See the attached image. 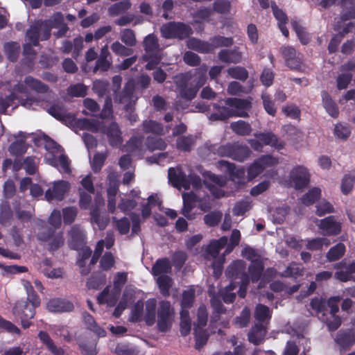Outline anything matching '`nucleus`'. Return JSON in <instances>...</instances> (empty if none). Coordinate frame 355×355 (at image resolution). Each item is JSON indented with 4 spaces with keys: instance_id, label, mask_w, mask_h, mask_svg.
<instances>
[{
    "instance_id": "f257e3e1",
    "label": "nucleus",
    "mask_w": 355,
    "mask_h": 355,
    "mask_svg": "<svg viewBox=\"0 0 355 355\" xmlns=\"http://www.w3.org/2000/svg\"><path fill=\"white\" fill-rule=\"evenodd\" d=\"M207 67L201 66L193 75L185 73L177 77L175 84L182 98L191 101L196 96L199 89L207 82Z\"/></svg>"
},
{
    "instance_id": "f03ea898",
    "label": "nucleus",
    "mask_w": 355,
    "mask_h": 355,
    "mask_svg": "<svg viewBox=\"0 0 355 355\" xmlns=\"http://www.w3.org/2000/svg\"><path fill=\"white\" fill-rule=\"evenodd\" d=\"M160 33L165 39L184 40L189 38L193 31L189 25L184 22L169 21L160 27Z\"/></svg>"
},
{
    "instance_id": "7ed1b4c3",
    "label": "nucleus",
    "mask_w": 355,
    "mask_h": 355,
    "mask_svg": "<svg viewBox=\"0 0 355 355\" xmlns=\"http://www.w3.org/2000/svg\"><path fill=\"white\" fill-rule=\"evenodd\" d=\"M217 168L229 175L230 179L237 184V188H241L245 186V171L243 167L236 168L234 163L226 160H219L216 163Z\"/></svg>"
},
{
    "instance_id": "20e7f679",
    "label": "nucleus",
    "mask_w": 355,
    "mask_h": 355,
    "mask_svg": "<svg viewBox=\"0 0 355 355\" xmlns=\"http://www.w3.org/2000/svg\"><path fill=\"white\" fill-rule=\"evenodd\" d=\"M174 309L166 300L160 301L157 309V327L160 332L165 333L172 327Z\"/></svg>"
},
{
    "instance_id": "39448f33",
    "label": "nucleus",
    "mask_w": 355,
    "mask_h": 355,
    "mask_svg": "<svg viewBox=\"0 0 355 355\" xmlns=\"http://www.w3.org/2000/svg\"><path fill=\"white\" fill-rule=\"evenodd\" d=\"M12 313L21 320L22 327L27 329L31 324L30 320L33 318L35 314V309L27 301L18 300L12 308Z\"/></svg>"
},
{
    "instance_id": "423d86ee",
    "label": "nucleus",
    "mask_w": 355,
    "mask_h": 355,
    "mask_svg": "<svg viewBox=\"0 0 355 355\" xmlns=\"http://www.w3.org/2000/svg\"><path fill=\"white\" fill-rule=\"evenodd\" d=\"M277 164H278L277 159L270 155H263L255 159L248 168V181H252L261 174L267 167L275 166Z\"/></svg>"
},
{
    "instance_id": "0eeeda50",
    "label": "nucleus",
    "mask_w": 355,
    "mask_h": 355,
    "mask_svg": "<svg viewBox=\"0 0 355 355\" xmlns=\"http://www.w3.org/2000/svg\"><path fill=\"white\" fill-rule=\"evenodd\" d=\"M38 240L49 242V250L55 252L64 243L62 232H55L54 228H46L38 233Z\"/></svg>"
},
{
    "instance_id": "6e6552de",
    "label": "nucleus",
    "mask_w": 355,
    "mask_h": 355,
    "mask_svg": "<svg viewBox=\"0 0 355 355\" xmlns=\"http://www.w3.org/2000/svg\"><path fill=\"white\" fill-rule=\"evenodd\" d=\"M280 53L284 60L286 66L291 69L301 70L303 61L302 53H297L294 47L288 45L281 46Z\"/></svg>"
},
{
    "instance_id": "1a4fd4ad",
    "label": "nucleus",
    "mask_w": 355,
    "mask_h": 355,
    "mask_svg": "<svg viewBox=\"0 0 355 355\" xmlns=\"http://www.w3.org/2000/svg\"><path fill=\"white\" fill-rule=\"evenodd\" d=\"M246 264L243 260L234 261L225 270V275L230 280L239 279L243 284H249V277L245 272Z\"/></svg>"
},
{
    "instance_id": "9d476101",
    "label": "nucleus",
    "mask_w": 355,
    "mask_h": 355,
    "mask_svg": "<svg viewBox=\"0 0 355 355\" xmlns=\"http://www.w3.org/2000/svg\"><path fill=\"white\" fill-rule=\"evenodd\" d=\"M224 102L225 105L230 108L232 113L234 114V116H248L247 111L250 110L252 107L250 100L238 98H226Z\"/></svg>"
},
{
    "instance_id": "9b49d317",
    "label": "nucleus",
    "mask_w": 355,
    "mask_h": 355,
    "mask_svg": "<svg viewBox=\"0 0 355 355\" xmlns=\"http://www.w3.org/2000/svg\"><path fill=\"white\" fill-rule=\"evenodd\" d=\"M203 177L205 178V180L203 181L207 189H209V190L211 191L213 196L218 198L224 196L225 192L223 190L209 183L208 181H210L212 183L216 184V185L220 187H225L227 183L225 178H224L222 175H216L210 171L205 172L203 173Z\"/></svg>"
},
{
    "instance_id": "f8f14e48",
    "label": "nucleus",
    "mask_w": 355,
    "mask_h": 355,
    "mask_svg": "<svg viewBox=\"0 0 355 355\" xmlns=\"http://www.w3.org/2000/svg\"><path fill=\"white\" fill-rule=\"evenodd\" d=\"M290 180L295 189H302L308 186L310 182V174L306 167L297 166L291 170Z\"/></svg>"
},
{
    "instance_id": "ddd939ff",
    "label": "nucleus",
    "mask_w": 355,
    "mask_h": 355,
    "mask_svg": "<svg viewBox=\"0 0 355 355\" xmlns=\"http://www.w3.org/2000/svg\"><path fill=\"white\" fill-rule=\"evenodd\" d=\"M69 246L74 250H79L86 244V233L78 225H73L69 231Z\"/></svg>"
},
{
    "instance_id": "4468645a",
    "label": "nucleus",
    "mask_w": 355,
    "mask_h": 355,
    "mask_svg": "<svg viewBox=\"0 0 355 355\" xmlns=\"http://www.w3.org/2000/svg\"><path fill=\"white\" fill-rule=\"evenodd\" d=\"M318 227L324 236H336L341 232L342 225L334 216H329L320 220Z\"/></svg>"
},
{
    "instance_id": "2eb2a0df",
    "label": "nucleus",
    "mask_w": 355,
    "mask_h": 355,
    "mask_svg": "<svg viewBox=\"0 0 355 355\" xmlns=\"http://www.w3.org/2000/svg\"><path fill=\"white\" fill-rule=\"evenodd\" d=\"M183 206L180 211V214L188 220H191L196 218V213L192 210L196 207L198 201V196L196 193L191 191L189 193H184L182 194Z\"/></svg>"
},
{
    "instance_id": "dca6fc26",
    "label": "nucleus",
    "mask_w": 355,
    "mask_h": 355,
    "mask_svg": "<svg viewBox=\"0 0 355 355\" xmlns=\"http://www.w3.org/2000/svg\"><path fill=\"white\" fill-rule=\"evenodd\" d=\"M70 189V184L65 180H59L54 182L52 189H49L45 192V198L48 201L53 199L62 200L66 193Z\"/></svg>"
},
{
    "instance_id": "f3484780",
    "label": "nucleus",
    "mask_w": 355,
    "mask_h": 355,
    "mask_svg": "<svg viewBox=\"0 0 355 355\" xmlns=\"http://www.w3.org/2000/svg\"><path fill=\"white\" fill-rule=\"evenodd\" d=\"M46 308L50 312L64 313L72 311L74 306L70 301L58 297L49 300L46 304Z\"/></svg>"
},
{
    "instance_id": "a211bd4d",
    "label": "nucleus",
    "mask_w": 355,
    "mask_h": 355,
    "mask_svg": "<svg viewBox=\"0 0 355 355\" xmlns=\"http://www.w3.org/2000/svg\"><path fill=\"white\" fill-rule=\"evenodd\" d=\"M109 144L114 148H118L123 143L122 132L116 122H112L105 132Z\"/></svg>"
},
{
    "instance_id": "6ab92c4d",
    "label": "nucleus",
    "mask_w": 355,
    "mask_h": 355,
    "mask_svg": "<svg viewBox=\"0 0 355 355\" xmlns=\"http://www.w3.org/2000/svg\"><path fill=\"white\" fill-rule=\"evenodd\" d=\"M186 174L181 169H175L171 167L168 170V181L175 188L183 187L185 190L189 189V184L186 182Z\"/></svg>"
},
{
    "instance_id": "aec40b11",
    "label": "nucleus",
    "mask_w": 355,
    "mask_h": 355,
    "mask_svg": "<svg viewBox=\"0 0 355 355\" xmlns=\"http://www.w3.org/2000/svg\"><path fill=\"white\" fill-rule=\"evenodd\" d=\"M242 53L238 46H234L232 49H222L218 53V59L226 64H238L242 60Z\"/></svg>"
},
{
    "instance_id": "412c9836",
    "label": "nucleus",
    "mask_w": 355,
    "mask_h": 355,
    "mask_svg": "<svg viewBox=\"0 0 355 355\" xmlns=\"http://www.w3.org/2000/svg\"><path fill=\"white\" fill-rule=\"evenodd\" d=\"M205 148L210 153L213 155H218L222 157H226L231 158L232 143H227L224 145H219L218 144L206 143Z\"/></svg>"
},
{
    "instance_id": "4be33fe9",
    "label": "nucleus",
    "mask_w": 355,
    "mask_h": 355,
    "mask_svg": "<svg viewBox=\"0 0 355 355\" xmlns=\"http://www.w3.org/2000/svg\"><path fill=\"white\" fill-rule=\"evenodd\" d=\"M135 92V85L131 82L125 83L123 90L119 91L116 94H113L114 100L116 103H126L132 101Z\"/></svg>"
},
{
    "instance_id": "5701e85b",
    "label": "nucleus",
    "mask_w": 355,
    "mask_h": 355,
    "mask_svg": "<svg viewBox=\"0 0 355 355\" xmlns=\"http://www.w3.org/2000/svg\"><path fill=\"white\" fill-rule=\"evenodd\" d=\"M228 239L225 236H221L218 239L211 240L209 245L205 248V253L212 258L218 257L220 250L227 245Z\"/></svg>"
},
{
    "instance_id": "b1692460",
    "label": "nucleus",
    "mask_w": 355,
    "mask_h": 355,
    "mask_svg": "<svg viewBox=\"0 0 355 355\" xmlns=\"http://www.w3.org/2000/svg\"><path fill=\"white\" fill-rule=\"evenodd\" d=\"M250 149L248 146L239 142L232 143L231 159L241 162L250 156Z\"/></svg>"
},
{
    "instance_id": "393cba45",
    "label": "nucleus",
    "mask_w": 355,
    "mask_h": 355,
    "mask_svg": "<svg viewBox=\"0 0 355 355\" xmlns=\"http://www.w3.org/2000/svg\"><path fill=\"white\" fill-rule=\"evenodd\" d=\"M254 136L261 141L263 146H270L278 149L283 148V144L279 141L278 137L272 132L257 133Z\"/></svg>"
},
{
    "instance_id": "a878e982",
    "label": "nucleus",
    "mask_w": 355,
    "mask_h": 355,
    "mask_svg": "<svg viewBox=\"0 0 355 355\" xmlns=\"http://www.w3.org/2000/svg\"><path fill=\"white\" fill-rule=\"evenodd\" d=\"M266 330L262 323H256L248 334V340L255 345H260L264 340Z\"/></svg>"
},
{
    "instance_id": "bb28decb",
    "label": "nucleus",
    "mask_w": 355,
    "mask_h": 355,
    "mask_svg": "<svg viewBox=\"0 0 355 355\" xmlns=\"http://www.w3.org/2000/svg\"><path fill=\"white\" fill-rule=\"evenodd\" d=\"M38 338L46 346V349L53 355H64V351L62 348L57 347L49 334L44 331L38 333Z\"/></svg>"
},
{
    "instance_id": "cd10ccee",
    "label": "nucleus",
    "mask_w": 355,
    "mask_h": 355,
    "mask_svg": "<svg viewBox=\"0 0 355 355\" xmlns=\"http://www.w3.org/2000/svg\"><path fill=\"white\" fill-rule=\"evenodd\" d=\"M213 107L216 112H213L209 115V119L211 121H226L230 117L234 116V114L232 113L228 106H220L217 103H214Z\"/></svg>"
},
{
    "instance_id": "c85d7f7f",
    "label": "nucleus",
    "mask_w": 355,
    "mask_h": 355,
    "mask_svg": "<svg viewBox=\"0 0 355 355\" xmlns=\"http://www.w3.org/2000/svg\"><path fill=\"white\" fill-rule=\"evenodd\" d=\"M263 269L264 263L261 259L252 260L248 267V272L253 283L257 282L261 279Z\"/></svg>"
},
{
    "instance_id": "c756f323",
    "label": "nucleus",
    "mask_w": 355,
    "mask_h": 355,
    "mask_svg": "<svg viewBox=\"0 0 355 355\" xmlns=\"http://www.w3.org/2000/svg\"><path fill=\"white\" fill-rule=\"evenodd\" d=\"M171 269V264L168 258L158 259L152 266V274L159 277L170 273Z\"/></svg>"
},
{
    "instance_id": "7c9ffc66",
    "label": "nucleus",
    "mask_w": 355,
    "mask_h": 355,
    "mask_svg": "<svg viewBox=\"0 0 355 355\" xmlns=\"http://www.w3.org/2000/svg\"><path fill=\"white\" fill-rule=\"evenodd\" d=\"M349 333L347 329H340L336 334L335 342L342 349H349L355 343Z\"/></svg>"
},
{
    "instance_id": "2f4dec72",
    "label": "nucleus",
    "mask_w": 355,
    "mask_h": 355,
    "mask_svg": "<svg viewBox=\"0 0 355 355\" xmlns=\"http://www.w3.org/2000/svg\"><path fill=\"white\" fill-rule=\"evenodd\" d=\"M187 47L199 53H207L212 51L211 45L196 37L189 38L187 41Z\"/></svg>"
},
{
    "instance_id": "473e14b6",
    "label": "nucleus",
    "mask_w": 355,
    "mask_h": 355,
    "mask_svg": "<svg viewBox=\"0 0 355 355\" xmlns=\"http://www.w3.org/2000/svg\"><path fill=\"white\" fill-rule=\"evenodd\" d=\"M322 105L327 113L333 118L338 117L339 114L338 107L333 101L330 95L326 91L322 92Z\"/></svg>"
},
{
    "instance_id": "72a5a7b5",
    "label": "nucleus",
    "mask_w": 355,
    "mask_h": 355,
    "mask_svg": "<svg viewBox=\"0 0 355 355\" xmlns=\"http://www.w3.org/2000/svg\"><path fill=\"white\" fill-rule=\"evenodd\" d=\"M24 82L31 90L40 94H45L49 89L46 84L31 76H26Z\"/></svg>"
},
{
    "instance_id": "f704fd0d",
    "label": "nucleus",
    "mask_w": 355,
    "mask_h": 355,
    "mask_svg": "<svg viewBox=\"0 0 355 355\" xmlns=\"http://www.w3.org/2000/svg\"><path fill=\"white\" fill-rule=\"evenodd\" d=\"M12 216L13 212L9 202L2 201L0 204V224L5 227L10 225Z\"/></svg>"
},
{
    "instance_id": "c9c22d12",
    "label": "nucleus",
    "mask_w": 355,
    "mask_h": 355,
    "mask_svg": "<svg viewBox=\"0 0 355 355\" xmlns=\"http://www.w3.org/2000/svg\"><path fill=\"white\" fill-rule=\"evenodd\" d=\"M83 318L84 322L89 330L94 332L98 337H105L106 336L107 334L105 330L97 324L94 317L91 314L87 312H84Z\"/></svg>"
},
{
    "instance_id": "e433bc0d",
    "label": "nucleus",
    "mask_w": 355,
    "mask_h": 355,
    "mask_svg": "<svg viewBox=\"0 0 355 355\" xmlns=\"http://www.w3.org/2000/svg\"><path fill=\"white\" fill-rule=\"evenodd\" d=\"M157 302L154 298L149 299L146 302L144 320L148 326H152L155 322V311Z\"/></svg>"
},
{
    "instance_id": "4c0bfd02",
    "label": "nucleus",
    "mask_w": 355,
    "mask_h": 355,
    "mask_svg": "<svg viewBox=\"0 0 355 355\" xmlns=\"http://www.w3.org/2000/svg\"><path fill=\"white\" fill-rule=\"evenodd\" d=\"M319 318L326 324L329 331L337 330L342 324L340 317L336 314H327L326 313L323 315H320Z\"/></svg>"
},
{
    "instance_id": "58836bf2",
    "label": "nucleus",
    "mask_w": 355,
    "mask_h": 355,
    "mask_svg": "<svg viewBox=\"0 0 355 355\" xmlns=\"http://www.w3.org/2000/svg\"><path fill=\"white\" fill-rule=\"evenodd\" d=\"M157 284L158 285L160 293L164 297H169L170 288L172 287L173 284L172 278L167 275H160L157 279Z\"/></svg>"
},
{
    "instance_id": "ea45409f",
    "label": "nucleus",
    "mask_w": 355,
    "mask_h": 355,
    "mask_svg": "<svg viewBox=\"0 0 355 355\" xmlns=\"http://www.w3.org/2000/svg\"><path fill=\"white\" fill-rule=\"evenodd\" d=\"M142 129L145 133H152L158 136L164 134L162 123L153 120H144L142 123Z\"/></svg>"
},
{
    "instance_id": "a19ab883",
    "label": "nucleus",
    "mask_w": 355,
    "mask_h": 355,
    "mask_svg": "<svg viewBox=\"0 0 355 355\" xmlns=\"http://www.w3.org/2000/svg\"><path fill=\"white\" fill-rule=\"evenodd\" d=\"M143 46L147 54H154L159 48L157 37L153 33L148 35L144 40Z\"/></svg>"
},
{
    "instance_id": "79ce46f5",
    "label": "nucleus",
    "mask_w": 355,
    "mask_h": 355,
    "mask_svg": "<svg viewBox=\"0 0 355 355\" xmlns=\"http://www.w3.org/2000/svg\"><path fill=\"white\" fill-rule=\"evenodd\" d=\"M346 251L344 243H338L336 245L331 247L327 253V259L330 261H336L343 257Z\"/></svg>"
},
{
    "instance_id": "37998d69",
    "label": "nucleus",
    "mask_w": 355,
    "mask_h": 355,
    "mask_svg": "<svg viewBox=\"0 0 355 355\" xmlns=\"http://www.w3.org/2000/svg\"><path fill=\"white\" fill-rule=\"evenodd\" d=\"M230 128L234 133L240 136L250 135L252 132L250 124L243 120L232 123Z\"/></svg>"
},
{
    "instance_id": "c03bdc74",
    "label": "nucleus",
    "mask_w": 355,
    "mask_h": 355,
    "mask_svg": "<svg viewBox=\"0 0 355 355\" xmlns=\"http://www.w3.org/2000/svg\"><path fill=\"white\" fill-rule=\"evenodd\" d=\"M4 51L8 59L12 62L18 60L20 53V45L15 42H7L4 44Z\"/></svg>"
},
{
    "instance_id": "a18cd8bd",
    "label": "nucleus",
    "mask_w": 355,
    "mask_h": 355,
    "mask_svg": "<svg viewBox=\"0 0 355 355\" xmlns=\"http://www.w3.org/2000/svg\"><path fill=\"white\" fill-rule=\"evenodd\" d=\"M131 5L130 0H122L115 3L108 8L109 15L113 17L118 16L128 10L131 8Z\"/></svg>"
},
{
    "instance_id": "49530a36",
    "label": "nucleus",
    "mask_w": 355,
    "mask_h": 355,
    "mask_svg": "<svg viewBox=\"0 0 355 355\" xmlns=\"http://www.w3.org/2000/svg\"><path fill=\"white\" fill-rule=\"evenodd\" d=\"M105 283V275L100 272H94L87 281L89 289L98 290Z\"/></svg>"
},
{
    "instance_id": "de8ad7c7",
    "label": "nucleus",
    "mask_w": 355,
    "mask_h": 355,
    "mask_svg": "<svg viewBox=\"0 0 355 355\" xmlns=\"http://www.w3.org/2000/svg\"><path fill=\"white\" fill-rule=\"evenodd\" d=\"M47 112L57 120L64 122L67 119H71L70 114L67 113L64 109L56 104L51 105L48 110Z\"/></svg>"
},
{
    "instance_id": "09e8293b",
    "label": "nucleus",
    "mask_w": 355,
    "mask_h": 355,
    "mask_svg": "<svg viewBox=\"0 0 355 355\" xmlns=\"http://www.w3.org/2000/svg\"><path fill=\"white\" fill-rule=\"evenodd\" d=\"M94 92L99 96H111L110 91V83L107 80H96L93 83Z\"/></svg>"
},
{
    "instance_id": "8fccbe9b",
    "label": "nucleus",
    "mask_w": 355,
    "mask_h": 355,
    "mask_svg": "<svg viewBox=\"0 0 355 355\" xmlns=\"http://www.w3.org/2000/svg\"><path fill=\"white\" fill-rule=\"evenodd\" d=\"M254 318L258 322L262 323L271 318V312L268 306L262 304H258L256 306L254 311Z\"/></svg>"
},
{
    "instance_id": "3c124183",
    "label": "nucleus",
    "mask_w": 355,
    "mask_h": 355,
    "mask_svg": "<svg viewBox=\"0 0 355 355\" xmlns=\"http://www.w3.org/2000/svg\"><path fill=\"white\" fill-rule=\"evenodd\" d=\"M146 145L151 152L156 150H164L167 147V144L163 139L150 136L146 138Z\"/></svg>"
},
{
    "instance_id": "603ef678",
    "label": "nucleus",
    "mask_w": 355,
    "mask_h": 355,
    "mask_svg": "<svg viewBox=\"0 0 355 355\" xmlns=\"http://www.w3.org/2000/svg\"><path fill=\"white\" fill-rule=\"evenodd\" d=\"M27 149L28 147L26 144V141L24 139L12 142L8 148L10 153L12 155L17 157L25 154Z\"/></svg>"
},
{
    "instance_id": "864d4df0",
    "label": "nucleus",
    "mask_w": 355,
    "mask_h": 355,
    "mask_svg": "<svg viewBox=\"0 0 355 355\" xmlns=\"http://www.w3.org/2000/svg\"><path fill=\"white\" fill-rule=\"evenodd\" d=\"M51 165L56 168L60 167L58 169L61 173L67 174L71 173L70 160L64 154L60 155L57 159L52 161Z\"/></svg>"
},
{
    "instance_id": "5fc2aeb1",
    "label": "nucleus",
    "mask_w": 355,
    "mask_h": 355,
    "mask_svg": "<svg viewBox=\"0 0 355 355\" xmlns=\"http://www.w3.org/2000/svg\"><path fill=\"white\" fill-rule=\"evenodd\" d=\"M321 190L319 188L314 187L309 190L307 193L302 196V202L306 206L313 205L318 199L320 198Z\"/></svg>"
},
{
    "instance_id": "6e6d98bb",
    "label": "nucleus",
    "mask_w": 355,
    "mask_h": 355,
    "mask_svg": "<svg viewBox=\"0 0 355 355\" xmlns=\"http://www.w3.org/2000/svg\"><path fill=\"white\" fill-rule=\"evenodd\" d=\"M330 245V241L327 238L318 237L312 239L307 241L306 248L311 251L320 250L323 246H328Z\"/></svg>"
},
{
    "instance_id": "4d7b16f0",
    "label": "nucleus",
    "mask_w": 355,
    "mask_h": 355,
    "mask_svg": "<svg viewBox=\"0 0 355 355\" xmlns=\"http://www.w3.org/2000/svg\"><path fill=\"white\" fill-rule=\"evenodd\" d=\"M40 26L39 25H32L26 31V37L29 44L34 46L39 45Z\"/></svg>"
},
{
    "instance_id": "13d9d810",
    "label": "nucleus",
    "mask_w": 355,
    "mask_h": 355,
    "mask_svg": "<svg viewBox=\"0 0 355 355\" xmlns=\"http://www.w3.org/2000/svg\"><path fill=\"white\" fill-rule=\"evenodd\" d=\"M250 319V310L245 306L243 309L241 314L234 319V324L239 328L247 327Z\"/></svg>"
},
{
    "instance_id": "bf43d9fd",
    "label": "nucleus",
    "mask_w": 355,
    "mask_h": 355,
    "mask_svg": "<svg viewBox=\"0 0 355 355\" xmlns=\"http://www.w3.org/2000/svg\"><path fill=\"white\" fill-rule=\"evenodd\" d=\"M223 214L220 211H213L204 216L205 223L209 227H216L221 221Z\"/></svg>"
},
{
    "instance_id": "052dcab7",
    "label": "nucleus",
    "mask_w": 355,
    "mask_h": 355,
    "mask_svg": "<svg viewBox=\"0 0 355 355\" xmlns=\"http://www.w3.org/2000/svg\"><path fill=\"white\" fill-rule=\"evenodd\" d=\"M227 73L232 78L241 81H245L248 78V72L247 69L240 66L229 68L227 69Z\"/></svg>"
},
{
    "instance_id": "680f3d73",
    "label": "nucleus",
    "mask_w": 355,
    "mask_h": 355,
    "mask_svg": "<svg viewBox=\"0 0 355 355\" xmlns=\"http://www.w3.org/2000/svg\"><path fill=\"white\" fill-rule=\"evenodd\" d=\"M291 26L300 42L304 45L307 44L309 42V37L304 28L296 20L291 21Z\"/></svg>"
},
{
    "instance_id": "e2e57ef3",
    "label": "nucleus",
    "mask_w": 355,
    "mask_h": 355,
    "mask_svg": "<svg viewBox=\"0 0 355 355\" xmlns=\"http://www.w3.org/2000/svg\"><path fill=\"white\" fill-rule=\"evenodd\" d=\"M261 99L263 101V105L266 112L268 114L275 116L277 113V108L271 96L267 94H263L261 95Z\"/></svg>"
},
{
    "instance_id": "0e129e2a",
    "label": "nucleus",
    "mask_w": 355,
    "mask_h": 355,
    "mask_svg": "<svg viewBox=\"0 0 355 355\" xmlns=\"http://www.w3.org/2000/svg\"><path fill=\"white\" fill-rule=\"evenodd\" d=\"M193 144L192 136H181L177 139V148L184 152L191 150V146Z\"/></svg>"
},
{
    "instance_id": "69168bd1",
    "label": "nucleus",
    "mask_w": 355,
    "mask_h": 355,
    "mask_svg": "<svg viewBox=\"0 0 355 355\" xmlns=\"http://www.w3.org/2000/svg\"><path fill=\"white\" fill-rule=\"evenodd\" d=\"M17 99V96L15 93H11L10 94L6 96L5 97H0V114H6L7 109L11 106L15 100Z\"/></svg>"
},
{
    "instance_id": "338daca9",
    "label": "nucleus",
    "mask_w": 355,
    "mask_h": 355,
    "mask_svg": "<svg viewBox=\"0 0 355 355\" xmlns=\"http://www.w3.org/2000/svg\"><path fill=\"white\" fill-rule=\"evenodd\" d=\"M121 40L128 46H134L137 42L135 31L129 28L123 29L121 31Z\"/></svg>"
},
{
    "instance_id": "774afa93",
    "label": "nucleus",
    "mask_w": 355,
    "mask_h": 355,
    "mask_svg": "<svg viewBox=\"0 0 355 355\" xmlns=\"http://www.w3.org/2000/svg\"><path fill=\"white\" fill-rule=\"evenodd\" d=\"M354 182V175H352L351 174L345 175L342 180L340 186L342 193L345 195H347L352 190Z\"/></svg>"
}]
</instances>
